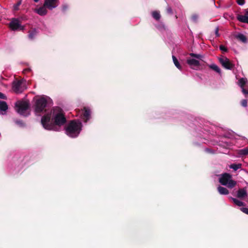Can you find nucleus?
<instances>
[{
  "instance_id": "1",
  "label": "nucleus",
  "mask_w": 248,
  "mask_h": 248,
  "mask_svg": "<svg viewBox=\"0 0 248 248\" xmlns=\"http://www.w3.org/2000/svg\"><path fill=\"white\" fill-rule=\"evenodd\" d=\"M52 120L56 125H62L66 122V118L62 110L59 108H54L53 110L47 112L41 119L44 128L46 130H55V125L50 123Z\"/></svg>"
},
{
  "instance_id": "2",
  "label": "nucleus",
  "mask_w": 248,
  "mask_h": 248,
  "mask_svg": "<svg viewBox=\"0 0 248 248\" xmlns=\"http://www.w3.org/2000/svg\"><path fill=\"white\" fill-rule=\"evenodd\" d=\"M51 102V99L47 96H42L36 100L34 110L36 114L40 115L41 113H45V115L48 112L46 108L47 105Z\"/></svg>"
},
{
  "instance_id": "3",
  "label": "nucleus",
  "mask_w": 248,
  "mask_h": 248,
  "mask_svg": "<svg viewBox=\"0 0 248 248\" xmlns=\"http://www.w3.org/2000/svg\"><path fill=\"white\" fill-rule=\"evenodd\" d=\"M82 127L81 123L79 121H71L66 128V134L70 137H77L79 134Z\"/></svg>"
},
{
  "instance_id": "4",
  "label": "nucleus",
  "mask_w": 248,
  "mask_h": 248,
  "mask_svg": "<svg viewBox=\"0 0 248 248\" xmlns=\"http://www.w3.org/2000/svg\"><path fill=\"white\" fill-rule=\"evenodd\" d=\"M16 110L20 115L27 116L29 114V104L27 101H18L16 104Z\"/></svg>"
},
{
  "instance_id": "5",
  "label": "nucleus",
  "mask_w": 248,
  "mask_h": 248,
  "mask_svg": "<svg viewBox=\"0 0 248 248\" xmlns=\"http://www.w3.org/2000/svg\"><path fill=\"white\" fill-rule=\"evenodd\" d=\"M219 182L221 185L226 186L229 188H232L236 184V182L232 179L231 175L227 173L223 174L220 176Z\"/></svg>"
},
{
  "instance_id": "6",
  "label": "nucleus",
  "mask_w": 248,
  "mask_h": 248,
  "mask_svg": "<svg viewBox=\"0 0 248 248\" xmlns=\"http://www.w3.org/2000/svg\"><path fill=\"white\" fill-rule=\"evenodd\" d=\"M12 88L16 93H21L26 89V82L24 80L15 81Z\"/></svg>"
},
{
  "instance_id": "7",
  "label": "nucleus",
  "mask_w": 248,
  "mask_h": 248,
  "mask_svg": "<svg viewBox=\"0 0 248 248\" xmlns=\"http://www.w3.org/2000/svg\"><path fill=\"white\" fill-rule=\"evenodd\" d=\"M9 26L10 28L14 31L17 30L23 31L25 28L24 26L21 25L19 20L16 18L13 19L10 23Z\"/></svg>"
},
{
  "instance_id": "8",
  "label": "nucleus",
  "mask_w": 248,
  "mask_h": 248,
  "mask_svg": "<svg viewBox=\"0 0 248 248\" xmlns=\"http://www.w3.org/2000/svg\"><path fill=\"white\" fill-rule=\"evenodd\" d=\"M219 61L223 67L229 70H232L234 67V65L230 62L229 59L226 57H222L219 59Z\"/></svg>"
},
{
  "instance_id": "9",
  "label": "nucleus",
  "mask_w": 248,
  "mask_h": 248,
  "mask_svg": "<svg viewBox=\"0 0 248 248\" xmlns=\"http://www.w3.org/2000/svg\"><path fill=\"white\" fill-rule=\"evenodd\" d=\"M59 4V0H45L44 7H46L49 10L57 7Z\"/></svg>"
},
{
  "instance_id": "10",
  "label": "nucleus",
  "mask_w": 248,
  "mask_h": 248,
  "mask_svg": "<svg viewBox=\"0 0 248 248\" xmlns=\"http://www.w3.org/2000/svg\"><path fill=\"white\" fill-rule=\"evenodd\" d=\"M90 110L88 108H84L83 109H82L79 112V115L80 118L85 122H86L90 118Z\"/></svg>"
},
{
  "instance_id": "11",
  "label": "nucleus",
  "mask_w": 248,
  "mask_h": 248,
  "mask_svg": "<svg viewBox=\"0 0 248 248\" xmlns=\"http://www.w3.org/2000/svg\"><path fill=\"white\" fill-rule=\"evenodd\" d=\"M187 63L192 69L195 70H198L199 69V61L195 59H188L187 60Z\"/></svg>"
},
{
  "instance_id": "12",
  "label": "nucleus",
  "mask_w": 248,
  "mask_h": 248,
  "mask_svg": "<svg viewBox=\"0 0 248 248\" xmlns=\"http://www.w3.org/2000/svg\"><path fill=\"white\" fill-rule=\"evenodd\" d=\"M247 79L246 78H241L238 81V84L242 89L243 93L245 94H248V87L244 88V85L247 83Z\"/></svg>"
},
{
  "instance_id": "13",
  "label": "nucleus",
  "mask_w": 248,
  "mask_h": 248,
  "mask_svg": "<svg viewBox=\"0 0 248 248\" xmlns=\"http://www.w3.org/2000/svg\"><path fill=\"white\" fill-rule=\"evenodd\" d=\"M237 19L241 22L248 24V11L246 12L244 15H238Z\"/></svg>"
},
{
  "instance_id": "14",
  "label": "nucleus",
  "mask_w": 248,
  "mask_h": 248,
  "mask_svg": "<svg viewBox=\"0 0 248 248\" xmlns=\"http://www.w3.org/2000/svg\"><path fill=\"white\" fill-rule=\"evenodd\" d=\"M8 109V105L5 101H0V114H4Z\"/></svg>"
},
{
  "instance_id": "15",
  "label": "nucleus",
  "mask_w": 248,
  "mask_h": 248,
  "mask_svg": "<svg viewBox=\"0 0 248 248\" xmlns=\"http://www.w3.org/2000/svg\"><path fill=\"white\" fill-rule=\"evenodd\" d=\"M46 8H47L46 7H44V5L43 7L35 9V11L40 16H45L47 14V10Z\"/></svg>"
},
{
  "instance_id": "16",
  "label": "nucleus",
  "mask_w": 248,
  "mask_h": 248,
  "mask_svg": "<svg viewBox=\"0 0 248 248\" xmlns=\"http://www.w3.org/2000/svg\"><path fill=\"white\" fill-rule=\"evenodd\" d=\"M247 195V191L246 189L242 188L238 190L237 192V197L239 198H243Z\"/></svg>"
},
{
  "instance_id": "17",
  "label": "nucleus",
  "mask_w": 248,
  "mask_h": 248,
  "mask_svg": "<svg viewBox=\"0 0 248 248\" xmlns=\"http://www.w3.org/2000/svg\"><path fill=\"white\" fill-rule=\"evenodd\" d=\"M218 192L221 195H227L229 193L228 189L224 187L219 186L217 187Z\"/></svg>"
},
{
  "instance_id": "18",
  "label": "nucleus",
  "mask_w": 248,
  "mask_h": 248,
  "mask_svg": "<svg viewBox=\"0 0 248 248\" xmlns=\"http://www.w3.org/2000/svg\"><path fill=\"white\" fill-rule=\"evenodd\" d=\"M37 32L35 29H34L29 32L28 36L29 39L32 40L34 39L35 36L37 35Z\"/></svg>"
},
{
  "instance_id": "19",
  "label": "nucleus",
  "mask_w": 248,
  "mask_h": 248,
  "mask_svg": "<svg viewBox=\"0 0 248 248\" xmlns=\"http://www.w3.org/2000/svg\"><path fill=\"white\" fill-rule=\"evenodd\" d=\"M237 38L243 43L247 42V37L243 34H239L237 35Z\"/></svg>"
},
{
  "instance_id": "20",
  "label": "nucleus",
  "mask_w": 248,
  "mask_h": 248,
  "mask_svg": "<svg viewBox=\"0 0 248 248\" xmlns=\"http://www.w3.org/2000/svg\"><path fill=\"white\" fill-rule=\"evenodd\" d=\"M209 67L210 68H211L213 70L215 71L217 73H220V72H221L220 69L219 68V67L218 66H217L216 64H211L209 66Z\"/></svg>"
},
{
  "instance_id": "21",
  "label": "nucleus",
  "mask_w": 248,
  "mask_h": 248,
  "mask_svg": "<svg viewBox=\"0 0 248 248\" xmlns=\"http://www.w3.org/2000/svg\"><path fill=\"white\" fill-rule=\"evenodd\" d=\"M172 59H173V62L175 65L176 66V67L177 68H178L179 70H181L182 67H181V65H180L177 58L174 56H172Z\"/></svg>"
},
{
  "instance_id": "22",
  "label": "nucleus",
  "mask_w": 248,
  "mask_h": 248,
  "mask_svg": "<svg viewBox=\"0 0 248 248\" xmlns=\"http://www.w3.org/2000/svg\"><path fill=\"white\" fill-rule=\"evenodd\" d=\"M242 165L241 164H232L230 166V168L234 170H236L238 169L241 168Z\"/></svg>"
},
{
  "instance_id": "23",
  "label": "nucleus",
  "mask_w": 248,
  "mask_h": 248,
  "mask_svg": "<svg viewBox=\"0 0 248 248\" xmlns=\"http://www.w3.org/2000/svg\"><path fill=\"white\" fill-rule=\"evenodd\" d=\"M153 17L156 20H159L160 17V14L157 11H154L152 12Z\"/></svg>"
},
{
  "instance_id": "24",
  "label": "nucleus",
  "mask_w": 248,
  "mask_h": 248,
  "mask_svg": "<svg viewBox=\"0 0 248 248\" xmlns=\"http://www.w3.org/2000/svg\"><path fill=\"white\" fill-rule=\"evenodd\" d=\"M239 154L240 155H248V148H245L239 151Z\"/></svg>"
},
{
  "instance_id": "25",
  "label": "nucleus",
  "mask_w": 248,
  "mask_h": 248,
  "mask_svg": "<svg viewBox=\"0 0 248 248\" xmlns=\"http://www.w3.org/2000/svg\"><path fill=\"white\" fill-rule=\"evenodd\" d=\"M233 202L238 206H241L243 205V202L236 199L232 198Z\"/></svg>"
},
{
  "instance_id": "26",
  "label": "nucleus",
  "mask_w": 248,
  "mask_h": 248,
  "mask_svg": "<svg viewBox=\"0 0 248 248\" xmlns=\"http://www.w3.org/2000/svg\"><path fill=\"white\" fill-rule=\"evenodd\" d=\"M190 56L192 57L196 58L197 59H201L202 57L201 55L196 54H194V53H190Z\"/></svg>"
},
{
  "instance_id": "27",
  "label": "nucleus",
  "mask_w": 248,
  "mask_h": 248,
  "mask_svg": "<svg viewBox=\"0 0 248 248\" xmlns=\"http://www.w3.org/2000/svg\"><path fill=\"white\" fill-rule=\"evenodd\" d=\"M21 4V1H18L16 4L14 6V9L15 10H17L18 9V7L19 6V5Z\"/></svg>"
},
{
  "instance_id": "28",
  "label": "nucleus",
  "mask_w": 248,
  "mask_h": 248,
  "mask_svg": "<svg viewBox=\"0 0 248 248\" xmlns=\"http://www.w3.org/2000/svg\"><path fill=\"white\" fill-rule=\"evenodd\" d=\"M191 19L192 20L194 21V22H197L198 19V16L195 14V15H192V16H191Z\"/></svg>"
},
{
  "instance_id": "29",
  "label": "nucleus",
  "mask_w": 248,
  "mask_h": 248,
  "mask_svg": "<svg viewBox=\"0 0 248 248\" xmlns=\"http://www.w3.org/2000/svg\"><path fill=\"white\" fill-rule=\"evenodd\" d=\"M241 105L243 107H246L247 106V100L246 99L242 100Z\"/></svg>"
},
{
  "instance_id": "30",
  "label": "nucleus",
  "mask_w": 248,
  "mask_h": 248,
  "mask_svg": "<svg viewBox=\"0 0 248 248\" xmlns=\"http://www.w3.org/2000/svg\"><path fill=\"white\" fill-rule=\"evenodd\" d=\"M237 3L239 5H243L245 3V0H237Z\"/></svg>"
},
{
  "instance_id": "31",
  "label": "nucleus",
  "mask_w": 248,
  "mask_h": 248,
  "mask_svg": "<svg viewBox=\"0 0 248 248\" xmlns=\"http://www.w3.org/2000/svg\"><path fill=\"white\" fill-rule=\"evenodd\" d=\"M241 210L246 213V214H248V208H245V207H242V208H241Z\"/></svg>"
},
{
  "instance_id": "32",
  "label": "nucleus",
  "mask_w": 248,
  "mask_h": 248,
  "mask_svg": "<svg viewBox=\"0 0 248 248\" xmlns=\"http://www.w3.org/2000/svg\"><path fill=\"white\" fill-rule=\"evenodd\" d=\"M219 48L221 50L224 51V52H226L227 50L226 47L224 46H223V45L220 46Z\"/></svg>"
},
{
  "instance_id": "33",
  "label": "nucleus",
  "mask_w": 248,
  "mask_h": 248,
  "mask_svg": "<svg viewBox=\"0 0 248 248\" xmlns=\"http://www.w3.org/2000/svg\"><path fill=\"white\" fill-rule=\"evenodd\" d=\"M218 31H219L218 27H217L215 29V34H216V37L219 36V34Z\"/></svg>"
},
{
  "instance_id": "34",
  "label": "nucleus",
  "mask_w": 248,
  "mask_h": 248,
  "mask_svg": "<svg viewBox=\"0 0 248 248\" xmlns=\"http://www.w3.org/2000/svg\"><path fill=\"white\" fill-rule=\"evenodd\" d=\"M167 12L169 13V14H172V9L170 7H168L167 9Z\"/></svg>"
},
{
  "instance_id": "35",
  "label": "nucleus",
  "mask_w": 248,
  "mask_h": 248,
  "mask_svg": "<svg viewBox=\"0 0 248 248\" xmlns=\"http://www.w3.org/2000/svg\"><path fill=\"white\" fill-rule=\"evenodd\" d=\"M0 98L6 99V97L3 93L0 92Z\"/></svg>"
},
{
  "instance_id": "36",
  "label": "nucleus",
  "mask_w": 248,
  "mask_h": 248,
  "mask_svg": "<svg viewBox=\"0 0 248 248\" xmlns=\"http://www.w3.org/2000/svg\"><path fill=\"white\" fill-rule=\"evenodd\" d=\"M68 8V6L66 5H63L62 7V10L63 11H65Z\"/></svg>"
},
{
  "instance_id": "37",
  "label": "nucleus",
  "mask_w": 248,
  "mask_h": 248,
  "mask_svg": "<svg viewBox=\"0 0 248 248\" xmlns=\"http://www.w3.org/2000/svg\"><path fill=\"white\" fill-rule=\"evenodd\" d=\"M18 124H19L20 125H23V123L21 121H16V122Z\"/></svg>"
},
{
  "instance_id": "38",
  "label": "nucleus",
  "mask_w": 248,
  "mask_h": 248,
  "mask_svg": "<svg viewBox=\"0 0 248 248\" xmlns=\"http://www.w3.org/2000/svg\"><path fill=\"white\" fill-rule=\"evenodd\" d=\"M206 152H208V153H212V152L211 150V149H206Z\"/></svg>"
},
{
  "instance_id": "39",
  "label": "nucleus",
  "mask_w": 248,
  "mask_h": 248,
  "mask_svg": "<svg viewBox=\"0 0 248 248\" xmlns=\"http://www.w3.org/2000/svg\"><path fill=\"white\" fill-rule=\"evenodd\" d=\"M35 2H38L39 0H33Z\"/></svg>"
}]
</instances>
